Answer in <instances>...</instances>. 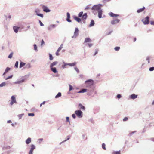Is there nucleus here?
<instances>
[{"mask_svg":"<svg viewBox=\"0 0 154 154\" xmlns=\"http://www.w3.org/2000/svg\"><path fill=\"white\" fill-rule=\"evenodd\" d=\"M94 81L92 79H88L85 81L84 83L85 87L88 89L89 91L88 94L92 95L94 92L95 87L94 86Z\"/></svg>","mask_w":154,"mask_h":154,"instance_id":"1","label":"nucleus"},{"mask_svg":"<svg viewBox=\"0 0 154 154\" xmlns=\"http://www.w3.org/2000/svg\"><path fill=\"white\" fill-rule=\"evenodd\" d=\"M101 4H98L97 5H94L91 8V10H94V11L93 12L94 13V11H97L98 13V16L99 18H101L102 17L103 11L101 9Z\"/></svg>","mask_w":154,"mask_h":154,"instance_id":"2","label":"nucleus"},{"mask_svg":"<svg viewBox=\"0 0 154 154\" xmlns=\"http://www.w3.org/2000/svg\"><path fill=\"white\" fill-rule=\"evenodd\" d=\"M29 75H26L20 77V79L14 82L15 84H19L24 82L29 77Z\"/></svg>","mask_w":154,"mask_h":154,"instance_id":"3","label":"nucleus"},{"mask_svg":"<svg viewBox=\"0 0 154 154\" xmlns=\"http://www.w3.org/2000/svg\"><path fill=\"white\" fill-rule=\"evenodd\" d=\"M78 16L79 17H81V20H86L88 17L87 14L85 13L83 14V11H81L78 14Z\"/></svg>","mask_w":154,"mask_h":154,"instance_id":"4","label":"nucleus"},{"mask_svg":"<svg viewBox=\"0 0 154 154\" xmlns=\"http://www.w3.org/2000/svg\"><path fill=\"white\" fill-rule=\"evenodd\" d=\"M74 112L78 118H81L82 117L83 112L81 110H76Z\"/></svg>","mask_w":154,"mask_h":154,"instance_id":"5","label":"nucleus"},{"mask_svg":"<svg viewBox=\"0 0 154 154\" xmlns=\"http://www.w3.org/2000/svg\"><path fill=\"white\" fill-rule=\"evenodd\" d=\"M149 17L148 16H147L145 18L142 19L141 20V21L143 22L144 24L146 25L149 23Z\"/></svg>","mask_w":154,"mask_h":154,"instance_id":"6","label":"nucleus"},{"mask_svg":"<svg viewBox=\"0 0 154 154\" xmlns=\"http://www.w3.org/2000/svg\"><path fill=\"white\" fill-rule=\"evenodd\" d=\"M11 100L10 103V104L12 106L14 103H17L16 99V95H13L11 97Z\"/></svg>","mask_w":154,"mask_h":154,"instance_id":"7","label":"nucleus"},{"mask_svg":"<svg viewBox=\"0 0 154 154\" xmlns=\"http://www.w3.org/2000/svg\"><path fill=\"white\" fill-rule=\"evenodd\" d=\"M79 30L77 27L75 28L74 33V35L72 37L73 38H75L79 35Z\"/></svg>","mask_w":154,"mask_h":154,"instance_id":"8","label":"nucleus"},{"mask_svg":"<svg viewBox=\"0 0 154 154\" xmlns=\"http://www.w3.org/2000/svg\"><path fill=\"white\" fill-rule=\"evenodd\" d=\"M35 11L36 14V15L38 16L43 18L44 17L43 14H42L40 13V10L38 8L36 9L35 10Z\"/></svg>","mask_w":154,"mask_h":154,"instance_id":"9","label":"nucleus"},{"mask_svg":"<svg viewBox=\"0 0 154 154\" xmlns=\"http://www.w3.org/2000/svg\"><path fill=\"white\" fill-rule=\"evenodd\" d=\"M30 149L29 153V154H32L34 150L36 148V147L34 144H32L30 145Z\"/></svg>","mask_w":154,"mask_h":154,"instance_id":"10","label":"nucleus"},{"mask_svg":"<svg viewBox=\"0 0 154 154\" xmlns=\"http://www.w3.org/2000/svg\"><path fill=\"white\" fill-rule=\"evenodd\" d=\"M42 8L43 11L45 12L48 13L51 11L50 10L48 7L44 5H42Z\"/></svg>","mask_w":154,"mask_h":154,"instance_id":"11","label":"nucleus"},{"mask_svg":"<svg viewBox=\"0 0 154 154\" xmlns=\"http://www.w3.org/2000/svg\"><path fill=\"white\" fill-rule=\"evenodd\" d=\"M72 17L78 23L80 22L82 20L81 19L79 18V17H77L75 15H73Z\"/></svg>","mask_w":154,"mask_h":154,"instance_id":"12","label":"nucleus"},{"mask_svg":"<svg viewBox=\"0 0 154 154\" xmlns=\"http://www.w3.org/2000/svg\"><path fill=\"white\" fill-rule=\"evenodd\" d=\"M67 18H66V20L69 23L71 22L72 21L70 20V14L69 12H67L66 13Z\"/></svg>","mask_w":154,"mask_h":154,"instance_id":"13","label":"nucleus"},{"mask_svg":"<svg viewBox=\"0 0 154 154\" xmlns=\"http://www.w3.org/2000/svg\"><path fill=\"white\" fill-rule=\"evenodd\" d=\"M137 95L133 94L129 96V98L132 99L134 100L137 97Z\"/></svg>","mask_w":154,"mask_h":154,"instance_id":"14","label":"nucleus"},{"mask_svg":"<svg viewBox=\"0 0 154 154\" xmlns=\"http://www.w3.org/2000/svg\"><path fill=\"white\" fill-rule=\"evenodd\" d=\"M13 28L14 32L15 33H17L18 32L20 27L16 26H13Z\"/></svg>","mask_w":154,"mask_h":154,"instance_id":"15","label":"nucleus"},{"mask_svg":"<svg viewBox=\"0 0 154 154\" xmlns=\"http://www.w3.org/2000/svg\"><path fill=\"white\" fill-rule=\"evenodd\" d=\"M81 90V91L82 93H85L87 91V94L88 95V96H90L91 95H89L88 94V93H89V91L88 90V89L87 88H86L82 89Z\"/></svg>","mask_w":154,"mask_h":154,"instance_id":"16","label":"nucleus"},{"mask_svg":"<svg viewBox=\"0 0 154 154\" xmlns=\"http://www.w3.org/2000/svg\"><path fill=\"white\" fill-rule=\"evenodd\" d=\"M120 21V20L118 19L112 20L111 21V24L112 25H114L119 23Z\"/></svg>","mask_w":154,"mask_h":154,"instance_id":"17","label":"nucleus"},{"mask_svg":"<svg viewBox=\"0 0 154 154\" xmlns=\"http://www.w3.org/2000/svg\"><path fill=\"white\" fill-rule=\"evenodd\" d=\"M57 26V25L55 24L51 25L48 27V29L49 31H51L52 30V28H54Z\"/></svg>","mask_w":154,"mask_h":154,"instance_id":"18","label":"nucleus"},{"mask_svg":"<svg viewBox=\"0 0 154 154\" xmlns=\"http://www.w3.org/2000/svg\"><path fill=\"white\" fill-rule=\"evenodd\" d=\"M50 70L52 71L54 73H56L58 72L57 70L55 67H50Z\"/></svg>","mask_w":154,"mask_h":154,"instance_id":"19","label":"nucleus"},{"mask_svg":"<svg viewBox=\"0 0 154 154\" xmlns=\"http://www.w3.org/2000/svg\"><path fill=\"white\" fill-rule=\"evenodd\" d=\"M109 14L111 17H118L119 16V15L116 14H115L112 12H110V13H109Z\"/></svg>","mask_w":154,"mask_h":154,"instance_id":"20","label":"nucleus"},{"mask_svg":"<svg viewBox=\"0 0 154 154\" xmlns=\"http://www.w3.org/2000/svg\"><path fill=\"white\" fill-rule=\"evenodd\" d=\"M31 142V138L30 137H28L25 140V143L27 144H29Z\"/></svg>","mask_w":154,"mask_h":154,"instance_id":"21","label":"nucleus"},{"mask_svg":"<svg viewBox=\"0 0 154 154\" xmlns=\"http://www.w3.org/2000/svg\"><path fill=\"white\" fill-rule=\"evenodd\" d=\"M78 106L80 108V109L83 110H85V107L81 103H79L78 104Z\"/></svg>","mask_w":154,"mask_h":154,"instance_id":"22","label":"nucleus"},{"mask_svg":"<svg viewBox=\"0 0 154 154\" xmlns=\"http://www.w3.org/2000/svg\"><path fill=\"white\" fill-rule=\"evenodd\" d=\"M145 8L143 6L142 8H140L138 9L137 10V12L138 13H140L141 12H143L145 9Z\"/></svg>","mask_w":154,"mask_h":154,"instance_id":"23","label":"nucleus"},{"mask_svg":"<svg viewBox=\"0 0 154 154\" xmlns=\"http://www.w3.org/2000/svg\"><path fill=\"white\" fill-rule=\"evenodd\" d=\"M95 24L94 21L93 20H91V23L89 25V27H91L93 26Z\"/></svg>","mask_w":154,"mask_h":154,"instance_id":"24","label":"nucleus"},{"mask_svg":"<svg viewBox=\"0 0 154 154\" xmlns=\"http://www.w3.org/2000/svg\"><path fill=\"white\" fill-rule=\"evenodd\" d=\"M58 62L57 61H54L52 63H51L50 66V67H53L54 66H55L57 64V63Z\"/></svg>","mask_w":154,"mask_h":154,"instance_id":"25","label":"nucleus"},{"mask_svg":"<svg viewBox=\"0 0 154 154\" xmlns=\"http://www.w3.org/2000/svg\"><path fill=\"white\" fill-rule=\"evenodd\" d=\"M91 42V40L89 38H86L85 39L84 41L85 43Z\"/></svg>","mask_w":154,"mask_h":154,"instance_id":"26","label":"nucleus"},{"mask_svg":"<svg viewBox=\"0 0 154 154\" xmlns=\"http://www.w3.org/2000/svg\"><path fill=\"white\" fill-rule=\"evenodd\" d=\"M25 64L26 63H25L21 62L19 68H21L23 67L25 65Z\"/></svg>","mask_w":154,"mask_h":154,"instance_id":"27","label":"nucleus"},{"mask_svg":"<svg viewBox=\"0 0 154 154\" xmlns=\"http://www.w3.org/2000/svg\"><path fill=\"white\" fill-rule=\"evenodd\" d=\"M62 95V94L61 92H58V94L56 95L55 96V98H57L60 97H61Z\"/></svg>","mask_w":154,"mask_h":154,"instance_id":"28","label":"nucleus"},{"mask_svg":"<svg viewBox=\"0 0 154 154\" xmlns=\"http://www.w3.org/2000/svg\"><path fill=\"white\" fill-rule=\"evenodd\" d=\"M68 65L70 66H75L76 64V63L75 62H74L72 63H68Z\"/></svg>","mask_w":154,"mask_h":154,"instance_id":"29","label":"nucleus"},{"mask_svg":"<svg viewBox=\"0 0 154 154\" xmlns=\"http://www.w3.org/2000/svg\"><path fill=\"white\" fill-rule=\"evenodd\" d=\"M63 63L64 64L62 66V67L63 69H64L66 68V66L68 65V63H66L65 62H64V61H63Z\"/></svg>","mask_w":154,"mask_h":154,"instance_id":"30","label":"nucleus"},{"mask_svg":"<svg viewBox=\"0 0 154 154\" xmlns=\"http://www.w3.org/2000/svg\"><path fill=\"white\" fill-rule=\"evenodd\" d=\"M112 154H121L120 150L118 151H113L112 153Z\"/></svg>","mask_w":154,"mask_h":154,"instance_id":"31","label":"nucleus"},{"mask_svg":"<svg viewBox=\"0 0 154 154\" xmlns=\"http://www.w3.org/2000/svg\"><path fill=\"white\" fill-rule=\"evenodd\" d=\"M122 97L121 94H118L116 97V98H117L119 100L120 98H121Z\"/></svg>","mask_w":154,"mask_h":154,"instance_id":"32","label":"nucleus"},{"mask_svg":"<svg viewBox=\"0 0 154 154\" xmlns=\"http://www.w3.org/2000/svg\"><path fill=\"white\" fill-rule=\"evenodd\" d=\"M33 46H34V50L36 51H38V50H37V45L36 44H34V45H33Z\"/></svg>","mask_w":154,"mask_h":154,"instance_id":"33","label":"nucleus"},{"mask_svg":"<svg viewBox=\"0 0 154 154\" xmlns=\"http://www.w3.org/2000/svg\"><path fill=\"white\" fill-rule=\"evenodd\" d=\"M105 146V144L104 143H103L102 145V147L103 149L104 150H106V149Z\"/></svg>","mask_w":154,"mask_h":154,"instance_id":"34","label":"nucleus"},{"mask_svg":"<svg viewBox=\"0 0 154 154\" xmlns=\"http://www.w3.org/2000/svg\"><path fill=\"white\" fill-rule=\"evenodd\" d=\"M49 59L50 60H52L53 59V57L52 56V55L51 54L49 53Z\"/></svg>","mask_w":154,"mask_h":154,"instance_id":"35","label":"nucleus"},{"mask_svg":"<svg viewBox=\"0 0 154 154\" xmlns=\"http://www.w3.org/2000/svg\"><path fill=\"white\" fill-rule=\"evenodd\" d=\"M18 61H17L16 62V63H15V64L14 65V67L15 68H18Z\"/></svg>","mask_w":154,"mask_h":154,"instance_id":"36","label":"nucleus"},{"mask_svg":"<svg viewBox=\"0 0 154 154\" xmlns=\"http://www.w3.org/2000/svg\"><path fill=\"white\" fill-rule=\"evenodd\" d=\"M63 44H62L61 45H60V47H59L58 49L57 50L58 51H60L61 49L63 48Z\"/></svg>","mask_w":154,"mask_h":154,"instance_id":"37","label":"nucleus"},{"mask_svg":"<svg viewBox=\"0 0 154 154\" xmlns=\"http://www.w3.org/2000/svg\"><path fill=\"white\" fill-rule=\"evenodd\" d=\"M69 91H70L71 90H73V87L71 85L69 84Z\"/></svg>","mask_w":154,"mask_h":154,"instance_id":"38","label":"nucleus"},{"mask_svg":"<svg viewBox=\"0 0 154 154\" xmlns=\"http://www.w3.org/2000/svg\"><path fill=\"white\" fill-rule=\"evenodd\" d=\"M13 54V52L11 53L10 54L8 55V57L10 59L12 57Z\"/></svg>","mask_w":154,"mask_h":154,"instance_id":"39","label":"nucleus"},{"mask_svg":"<svg viewBox=\"0 0 154 154\" xmlns=\"http://www.w3.org/2000/svg\"><path fill=\"white\" fill-rule=\"evenodd\" d=\"M31 65L29 63H28L26 65L25 68H30L31 67Z\"/></svg>","mask_w":154,"mask_h":154,"instance_id":"40","label":"nucleus"},{"mask_svg":"<svg viewBox=\"0 0 154 154\" xmlns=\"http://www.w3.org/2000/svg\"><path fill=\"white\" fill-rule=\"evenodd\" d=\"M69 117H66V122L69 123V124H70V121L69 120Z\"/></svg>","mask_w":154,"mask_h":154,"instance_id":"41","label":"nucleus"},{"mask_svg":"<svg viewBox=\"0 0 154 154\" xmlns=\"http://www.w3.org/2000/svg\"><path fill=\"white\" fill-rule=\"evenodd\" d=\"M120 47H119L117 46L116 47L114 48V50L117 51H118L120 49Z\"/></svg>","mask_w":154,"mask_h":154,"instance_id":"42","label":"nucleus"},{"mask_svg":"<svg viewBox=\"0 0 154 154\" xmlns=\"http://www.w3.org/2000/svg\"><path fill=\"white\" fill-rule=\"evenodd\" d=\"M24 115V114H21L18 115V117H19V119H21L22 116Z\"/></svg>","mask_w":154,"mask_h":154,"instance_id":"43","label":"nucleus"},{"mask_svg":"<svg viewBox=\"0 0 154 154\" xmlns=\"http://www.w3.org/2000/svg\"><path fill=\"white\" fill-rule=\"evenodd\" d=\"M136 132V131H132V132L131 133H129V136H130V137L133 134L135 133Z\"/></svg>","mask_w":154,"mask_h":154,"instance_id":"44","label":"nucleus"},{"mask_svg":"<svg viewBox=\"0 0 154 154\" xmlns=\"http://www.w3.org/2000/svg\"><path fill=\"white\" fill-rule=\"evenodd\" d=\"M10 69H11L10 68L8 67H7L5 70V72L7 73L10 70Z\"/></svg>","mask_w":154,"mask_h":154,"instance_id":"45","label":"nucleus"},{"mask_svg":"<svg viewBox=\"0 0 154 154\" xmlns=\"http://www.w3.org/2000/svg\"><path fill=\"white\" fill-rule=\"evenodd\" d=\"M149 59H150V57L149 56H148L146 57V60L148 61V63L149 64L150 63V61H149Z\"/></svg>","mask_w":154,"mask_h":154,"instance_id":"46","label":"nucleus"},{"mask_svg":"<svg viewBox=\"0 0 154 154\" xmlns=\"http://www.w3.org/2000/svg\"><path fill=\"white\" fill-rule=\"evenodd\" d=\"M35 115V114L34 113H29L28 114V116H33Z\"/></svg>","mask_w":154,"mask_h":154,"instance_id":"47","label":"nucleus"},{"mask_svg":"<svg viewBox=\"0 0 154 154\" xmlns=\"http://www.w3.org/2000/svg\"><path fill=\"white\" fill-rule=\"evenodd\" d=\"M43 140V139L42 138H39L38 139V143L39 144H41V141H42Z\"/></svg>","mask_w":154,"mask_h":154,"instance_id":"48","label":"nucleus"},{"mask_svg":"<svg viewBox=\"0 0 154 154\" xmlns=\"http://www.w3.org/2000/svg\"><path fill=\"white\" fill-rule=\"evenodd\" d=\"M154 70V67H152L149 68V70L150 71H152Z\"/></svg>","mask_w":154,"mask_h":154,"instance_id":"49","label":"nucleus"},{"mask_svg":"<svg viewBox=\"0 0 154 154\" xmlns=\"http://www.w3.org/2000/svg\"><path fill=\"white\" fill-rule=\"evenodd\" d=\"M95 52L94 53V56H95L97 53H98V49H96L95 50Z\"/></svg>","mask_w":154,"mask_h":154,"instance_id":"50","label":"nucleus"},{"mask_svg":"<svg viewBox=\"0 0 154 154\" xmlns=\"http://www.w3.org/2000/svg\"><path fill=\"white\" fill-rule=\"evenodd\" d=\"M128 119V118L127 117H125L123 119V121H127Z\"/></svg>","mask_w":154,"mask_h":154,"instance_id":"51","label":"nucleus"},{"mask_svg":"<svg viewBox=\"0 0 154 154\" xmlns=\"http://www.w3.org/2000/svg\"><path fill=\"white\" fill-rule=\"evenodd\" d=\"M13 76V75H11L10 76H9L8 77L6 78V79H5L6 80H8L9 79H11V78Z\"/></svg>","mask_w":154,"mask_h":154,"instance_id":"52","label":"nucleus"},{"mask_svg":"<svg viewBox=\"0 0 154 154\" xmlns=\"http://www.w3.org/2000/svg\"><path fill=\"white\" fill-rule=\"evenodd\" d=\"M74 69L78 73H79V70L78 68L77 67H75L74 68Z\"/></svg>","mask_w":154,"mask_h":154,"instance_id":"53","label":"nucleus"},{"mask_svg":"<svg viewBox=\"0 0 154 154\" xmlns=\"http://www.w3.org/2000/svg\"><path fill=\"white\" fill-rule=\"evenodd\" d=\"M90 8V7H89V5H88L85 8V10H88Z\"/></svg>","mask_w":154,"mask_h":154,"instance_id":"54","label":"nucleus"},{"mask_svg":"<svg viewBox=\"0 0 154 154\" xmlns=\"http://www.w3.org/2000/svg\"><path fill=\"white\" fill-rule=\"evenodd\" d=\"M70 136L69 135H68L67 136V139L66 140H64V141H66L69 140L70 139Z\"/></svg>","mask_w":154,"mask_h":154,"instance_id":"55","label":"nucleus"},{"mask_svg":"<svg viewBox=\"0 0 154 154\" xmlns=\"http://www.w3.org/2000/svg\"><path fill=\"white\" fill-rule=\"evenodd\" d=\"M111 0H103V3H106V2H108Z\"/></svg>","mask_w":154,"mask_h":154,"instance_id":"56","label":"nucleus"},{"mask_svg":"<svg viewBox=\"0 0 154 154\" xmlns=\"http://www.w3.org/2000/svg\"><path fill=\"white\" fill-rule=\"evenodd\" d=\"M72 117L74 119H75L76 118V116L75 114V113L72 114Z\"/></svg>","mask_w":154,"mask_h":154,"instance_id":"57","label":"nucleus"},{"mask_svg":"<svg viewBox=\"0 0 154 154\" xmlns=\"http://www.w3.org/2000/svg\"><path fill=\"white\" fill-rule=\"evenodd\" d=\"M82 137L83 139L84 140H85L86 139V137H85V134H83L82 135Z\"/></svg>","mask_w":154,"mask_h":154,"instance_id":"58","label":"nucleus"},{"mask_svg":"<svg viewBox=\"0 0 154 154\" xmlns=\"http://www.w3.org/2000/svg\"><path fill=\"white\" fill-rule=\"evenodd\" d=\"M39 22L40 23V25L41 26H44V24L40 20H39Z\"/></svg>","mask_w":154,"mask_h":154,"instance_id":"59","label":"nucleus"},{"mask_svg":"<svg viewBox=\"0 0 154 154\" xmlns=\"http://www.w3.org/2000/svg\"><path fill=\"white\" fill-rule=\"evenodd\" d=\"M87 45L90 48L93 45V44L92 43H88Z\"/></svg>","mask_w":154,"mask_h":154,"instance_id":"60","label":"nucleus"},{"mask_svg":"<svg viewBox=\"0 0 154 154\" xmlns=\"http://www.w3.org/2000/svg\"><path fill=\"white\" fill-rule=\"evenodd\" d=\"M45 103V101H44L42 103H41L40 104V106L41 107L42 105L44 104Z\"/></svg>","mask_w":154,"mask_h":154,"instance_id":"61","label":"nucleus"},{"mask_svg":"<svg viewBox=\"0 0 154 154\" xmlns=\"http://www.w3.org/2000/svg\"><path fill=\"white\" fill-rule=\"evenodd\" d=\"M60 52V51H58V50H57L56 53V55H57V56H59V52Z\"/></svg>","mask_w":154,"mask_h":154,"instance_id":"62","label":"nucleus"},{"mask_svg":"<svg viewBox=\"0 0 154 154\" xmlns=\"http://www.w3.org/2000/svg\"><path fill=\"white\" fill-rule=\"evenodd\" d=\"M45 44L44 41L43 40H42L41 42V45H42L43 44Z\"/></svg>","mask_w":154,"mask_h":154,"instance_id":"63","label":"nucleus"},{"mask_svg":"<svg viewBox=\"0 0 154 154\" xmlns=\"http://www.w3.org/2000/svg\"><path fill=\"white\" fill-rule=\"evenodd\" d=\"M150 23L151 25H154V21H150Z\"/></svg>","mask_w":154,"mask_h":154,"instance_id":"64","label":"nucleus"}]
</instances>
